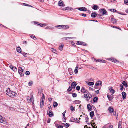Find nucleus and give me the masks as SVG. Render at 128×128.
Returning a JSON list of instances; mask_svg holds the SVG:
<instances>
[{
  "mask_svg": "<svg viewBox=\"0 0 128 128\" xmlns=\"http://www.w3.org/2000/svg\"><path fill=\"white\" fill-rule=\"evenodd\" d=\"M86 93L87 94H88V97L89 98L90 100V99H92V96L91 94L90 93V92H86Z\"/></svg>",
  "mask_w": 128,
  "mask_h": 128,
  "instance_id": "9b49d317",
  "label": "nucleus"
},
{
  "mask_svg": "<svg viewBox=\"0 0 128 128\" xmlns=\"http://www.w3.org/2000/svg\"><path fill=\"white\" fill-rule=\"evenodd\" d=\"M30 96H28L27 97V101L30 103H32V104H34V100L33 98L32 93H31L30 95Z\"/></svg>",
  "mask_w": 128,
  "mask_h": 128,
  "instance_id": "f03ea898",
  "label": "nucleus"
},
{
  "mask_svg": "<svg viewBox=\"0 0 128 128\" xmlns=\"http://www.w3.org/2000/svg\"><path fill=\"white\" fill-rule=\"evenodd\" d=\"M99 11H100V12H102V15H106V10L104 9H102L101 10H100Z\"/></svg>",
  "mask_w": 128,
  "mask_h": 128,
  "instance_id": "423d86ee",
  "label": "nucleus"
},
{
  "mask_svg": "<svg viewBox=\"0 0 128 128\" xmlns=\"http://www.w3.org/2000/svg\"><path fill=\"white\" fill-rule=\"evenodd\" d=\"M124 2L125 4L126 5H128V0H124Z\"/></svg>",
  "mask_w": 128,
  "mask_h": 128,
  "instance_id": "8fccbe9b",
  "label": "nucleus"
},
{
  "mask_svg": "<svg viewBox=\"0 0 128 128\" xmlns=\"http://www.w3.org/2000/svg\"><path fill=\"white\" fill-rule=\"evenodd\" d=\"M56 27H60V29H66L68 28H69V26L68 25H61L57 26Z\"/></svg>",
  "mask_w": 128,
  "mask_h": 128,
  "instance_id": "7ed1b4c3",
  "label": "nucleus"
},
{
  "mask_svg": "<svg viewBox=\"0 0 128 128\" xmlns=\"http://www.w3.org/2000/svg\"><path fill=\"white\" fill-rule=\"evenodd\" d=\"M74 122L76 123H78L80 122V121L77 118H76Z\"/></svg>",
  "mask_w": 128,
  "mask_h": 128,
  "instance_id": "5fc2aeb1",
  "label": "nucleus"
},
{
  "mask_svg": "<svg viewBox=\"0 0 128 128\" xmlns=\"http://www.w3.org/2000/svg\"><path fill=\"white\" fill-rule=\"evenodd\" d=\"M42 92V88H39L38 90V92L39 94H40Z\"/></svg>",
  "mask_w": 128,
  "mask_h": 128,
  "instance_id": "ddd939ff",
  "label": "nucleus"
},
{
  "mask_svg": "<svg viewBox=\"0 0 128 128\" xmlns=\"http://www.w3.org/2000/svg\"><path fill=\"white\" fill-rule=\"evenodd\" d=\"M98 98L97 96L94 97L93 99V101L94 102H96L98 100Z\"/></svg>",
  "mask_w": 128,
  "mask_h": 128,
  "instance_id": "2f4dec72",
  "label": "nucleus"
},
{
  "mask_svg": "<svg viewBox=\"0 0 128 128\" xmlns=\"http://www.w3.org/2000/svg\"><path fill=\"white\" fill-rule=\"evenodd\" d=\"M107 97L110 101H111L113 98L112 96L107 95Z\"/></svg>",
  "mask_w": 128,
  "mask_h": 128,
  "instance_id": "f3484780",
  "label": "nucleus"
},
{
  "mask_svg": "<svg viewBox=\"0 0 128 128\" xmlns=\"http://www.w3.org/2000/svg\"><path fill=\"white\" fill-rule=\"evenodd\" d=\"M70 125V124L68 123H66V124H65V126L66 128H68V127Z\"/></svg>",
  "mask_w": 128,
  "mask_h": 128,
  "instance_id": "09e8293b",
  "label": "nucleus"
},
{
  "mask_svg": "<svg viewBox=\"0 0 128 128\" xmlns=\"http://www.w3.org/2000/svg\"><path fill=\"white\" fill-rule=\"evenodd\" d=\"M100 62L101 61L103 63H106V61L104 60H100Z\"/></svg>",
  "mask_w": 128,
  "mask_h": 128,
  "instance_id": "338daca9",
  "label": "nucleus"
},
{
  "mask_svg": "<svg viewBox=\"0 0 128 128\" xmlns=\"http://www.w3.org/2000/svg\"><path fill=\"white\" fill-rule=\"evenodd\" d=\"M72 96L74 98H75L77 96V94H76V93H72Z\"/></svg>",
  "mask_w": 128,
  "mask_h": 128,
  "instance_id": "a18cd8bd",
  "label": "nucleus"
},
{
  "mask_svg": "<svg viewBox=\"0 0 128 128\" xmlns=\"http://www.w3.org/2000/svg\"><path fill=\"white\" fill-rule=\"evenodd\" d=\"M77 83H76L75 82H72L71 83V85L72 88H74L77 85Z\"/></svg>",
  "mask_w": 128,
  "mask_h": 128,
  "instance_id": "39448f33",
  "label": "nucleus"
},
{
  "mask_svg": "<svg viewBox=\"0 0 128 128\" xmlns=\"http://www.w3.org/2000/svg\"><path fill=\"white\" fill-rule=\"evenodd\" d=\"M98 6L96 5H94L92 7V8L95 10H96L98 9Z\"/></svg>",
  "mask_w": 128,
  "mask_h": 128,
  "instance_id": "6ab92c4d",
  "label": "nucleus"
},
{
  "mask_svg": "<svg viewBox=\"0 0 128 128\" xmlns=\"http://www.w3.org/2000/svg\"><path fill=\"white\" fill-rule=\"evenodd\" d=\"M6 93L8 95L11 97H13L17 94L14 92L11 91L9 88H7V90H6Z\"/></svg>",
  "mask_w": 128,
  "mask_h": 128,
  "instance_id": "f257e3e1",
  "label": "nucleus"
},
{
  "mask_svg": "<svg viewBox=\"0 0 128 128\" xmlns=\"http://www.w3.org/2000/svg\"><path fill=\"white\" fill-rule=\"evenodd\" d=\"M22 72H19V73L21 76H23L24 75V74L23 73H22Z\"/></svg>",
  "mask_w": 128,
  "mask_h": 128,
  "instance_id": "13d9d810",
  "label": "nucleus"
},
{
  "mask_svg": "<svg viewBox=\"0 0 128 128\" xmlns=\"http://www.w3.org/2000/svg\"><path fill=\"white\" fill-rule=\"evenodd\" d=\"M24 70L22 69L21 67H19L18 68V72H23Z\"/></svg>",
  "mask_w": 128,
  "mask_h": 128,
  "instance_id": "f704fd0d",
  "label": "nucleus"
},
{
  "mask_svg": "<svg viewBox=\"0 0 128 128\" xmlns=\"http://www.w3.org/2000/svg\"><path fill=\"white\" fill-rule=\"evenodd\" d=\"M68 71L70 73V75H72L73 74V71L72 70V69L71 68H69L68 69Z\"/></svg>",
  "mask_w": 128,
  "mask_h": 128,
  "instance_id": "a878e982",
  "label": "nucleus"
},
{
  "mask_svg": "<svg viewBox=\"0 0 128 128\" xmlns=\"http://www.w3.org/2000/svg\"><path fill=\"white\" fill-rule=\"evenodd\" d=\"M126 81V80L123 81L122 82V84L124 86L126 87H128V86L127 84Z\"/></svg>",
  "mask_w": 128,
  "mask_h": 128,
  "instance_id": "4468645a",
  "label": "nucleus"
},
{
  "mask_svg": "<svg viewBox=\"0 0 128 128\" xmlns=\"http://www.w3.org/2000/svg\"><path fill=\"white\" fill-rule=\"evenodd\" d=\"M116 12H117L118 13V14H120L123 15H126V14H122V13H121V12H118V11H117Z\"/></svg>",
  "mask_w": 128,
  "mask_h": 128,
  "instance_id": "6e6d98bb",
  "label": "nucleus"
},
{
  "mask_svg": "<svg viewBox=\"0 0 128 128\" xmlns=\"http://www.w3.org/2000/svg\"><path fill=\"white\" fill-rule=\"evenodd\" d=\"M50 118H49L47 120V123H49L50 122Z\"/></svg>",
  "mask_w": 128,
  "mask_h": 128,
  "instance_id": "774afa93",
  "label": "nucleus"
},
{
  "mask_svg": "<svg viewBox=\"0 0 128 128\" xmlns=\"http://www.w3.org/2000/svg\"><path fill=\"white\" fill-rule=\"evenodd\" d=\"M74 109V107L72 106H71L70 107V109L71 111H73Z\"/></svg>",
  "mask_w": 128,
  "mask_h": 128,
  "instance_id": "bf43d9fd",
  "label": "nucleus"
},
{
  "mask_svg": "<svg viewBox=\"0 0 128 128\" xmlns=\"http://www.w3.org/2000/svg\"><path fill=\"white\" fill-rule=\"evenodd\" d=\"M32 84V81H30L28 83V85L29 86H31Z\"/></svg>",
  "mask_w": 128,
  "mask_h": 128,
  "instance_id": "c03bdc74",
  "label": "nucleus"
},
{
  "mask_svg": "<svg viewBox=\"0 0 128 128\" xmlns=\"http://www.w3.org/2000/svg\"><path fill=\"white\" fill-rule=\"evenodd\" d=\"M80 8H81V11H85L86 10V8L85 7H80Z\"/></svg>",
  "mask_w": 128,
  "mask_h": 128,
  "instance_id": "7c9ffc66",
  "label": "nucleus"
},
{
  "mask_svg": "<svg viewBox=\"0 0 128 128\" xmlns=\"http://www.w3.org/2000/svg\"><path fill=\"white\" fill-rule=\"evenodd\" d=\"M111 20L113 24H115L116 22V19H114L112 18H111Z\"/></svg>",
  "mask_w": 128,
  "mask_h": 128,
  "instance_id": "5701e85b",
  "label": "nucleus"
},
{
  "mask_svg": "<svg viewBox=\"0 0 128 128\" xmlns=\"http://www.w3.org/2000/svg\"><path fill=\"white\" fill-rule=\"evenodd\" d=\"M88 68L90 69H92V70H94V67H93L92 66H90L88 67Z\"/></svg>",
  "mask_w": 128,
  "mask_h": 128,
  "instance_id": "052dcab7",
  "label": "nucleus"
},
{
  "mask_svg": "<svg viewBox=\"0 0 128 128\" xmlns=\"http://www.w3.org/2000/svg\"><path fill=\"white\" fill-rule=\"evenodd\" d=\"M51 110H52L51 106H49L48 108V111H49V112H51Z\"/></svg>",
  "mask_w": 128,
  "mask_h": 128,
  "instance_id": "ea45409f",
  "label": "nucleus"
},
{
  "mask_svg": "<svg viewBox=\"0 0 128 128\" xmlns=\"http://www.w3.org/2000/svg\"><path fill=\"white\" fill-rule=\"evenodd\" d=\"M122 122H121L119 121L118 122V128H122L121 124Z\"/></svg>",
  "mask_w": 128,
  "mask_h": 128,
  "instance_id": "c9c22d12",
  "label": "nucleus"
},
{
  "mask_svg": "<svg viewBox=\"0 0 128 128\" xmlns=\"http://www.w3.org/2000/svg\"><path fill=\"white\" fill-rule=\"evenodd\" d=\"M82 42L80 41H78L77 42L76 44L78 45H82L81 44H82V43L81 42Z\"/></svg>",
  "mask_w": 128,
  "mask_h": 128,
  "instance_id": "4c0bfd02",
  "label": "nucleus"
},
{
  "mask_svg": "<svg viewBox=\"0 0 128 128\" xmlns=\"http://www.w3.org/2000/svg\"><path fill=\"white\" fill-rule=\"evenodd\" d=\"M78 66H76L74 70V72L75 74H76L78 73Z\"/></svg>",
  "mask_w": 128,
  "mask_h": 128,
  "instance_id": "4be33fe9",
  "label": "nucleus"
},
{
  "mask_svg": "<svg viewBox=\"0 0 128 128\" xmlns=\"http://www.w3.org/2000/svg\"><path fill=\"white\" fill-rule=\"evenodd\" d=\"M95 84L96 86H98L99 85H101L102 84V82L100 80L98 81V82H96Z\"/></svg>",
  "mask_w": 128,
  "mask_h": 128,
  "instance_id": "2eb2a0df",
  "label": "nucleus"
},
{
  "mask_svg": "<svg viewBox=\"0 0 128 128\" xmlns=\"http://www.w3.org/2000/svg\"><path fill=\"white\" fill-rule=\"evenodd\" d=\"M36 24L40 25L41 27L43 26L39 22H36Z\"/></svg>",
  "mask_w": 128,
  "mask_h": 128,
  "instance_id": "69168bd1",
  "label": "nucleus"
},
{
  "mask_svg": "<svg viewBox=\"0 0 128 128\" xmlns=\"http://www.w3.org/2000/svg\"><path fill=\"white\" fill-rule=\"evenodd\" d=\"M51 50L52 52H53L56 53V50L54 48H51Z\"/></svg>",
  "mask_w": 128,
  "mask_h": 128,
  "instance_id": "58836bf2",
  "label": "nucleus"
},
{
  "mask_svg": "<svg viewBox=\"0 0 128 128\" xmlns=\"http://www.w3.org/2000/svg\"><path fill=\"white\" fill-rule=\"evenodd\" d=\"M58 4V5L60 6H65V4L63 3V2L61 0H60L59 1Z\"/></svg>",
  "mask_w": 128,
  "mask_h": 128,
  "instance_id": "6e6552de",
  "label": "nucleus"
},
{
  "mask_svg": "<svg viewBox=\"0 0 128 128\" xmlns=\"http://www.w3.org/2000/svg\"><path fill=\"white\" fill-rule=\"evenodd\" d=\"M12 70L15 72L17 70V69L16 67L14 66L13 68H12Z\"/></svg>",
  "mask_w": 128,
  "mask_h": 128,
  "instance_id": "37998d69",
  "label": "nucleus"
},
{
  "mask_svg": "<svg viewBox=\"0 0 128 128\" xmlns=\"http://www.w3.org/2000/svg\"><path fill=\"white\" fill-rule=\"evenodd\" d=\"M62 114L63 117V118L65 119L66 118L65 116V113H63Z\"/></svg>",
  "mask_w": 128,
  "mask_h": 128,
  "instance_id": "e2e57ef3",
  "label": "nucleus"
},
{
  "mask_svg": "<svg viewBox=\"0 0 128 128\" xmlns=\"http://www.w3.org/2000/svg\"><path fill=\"white\" fill-rule=\"evenodd\" d=\"M120 90L122 91V90L124 88L122 84H120Z\"/></svg>",
  "mask_w": 128,
  "mask_h": 128,
  "instance_id": "603ef678",
  "label": "nucleus"
},
{
  "mask_svg": "<svg viewBox=\"0 0 128 128\" xmlns=\"http://www.w3.org/2000/svg\"><path fill=\"white\" fill-rule=\"evenodd\" d=\"M58 105V104L56 102H54L53 104V106L54 108L56 107Z\"/></svg>",
  "mask_w": 128,
  "mask_h": 128,
  "instance_id": "473e14b6",
  "label": "nucleus"
},
{
  "mask_svg": "<svg viewBox=\"0 0 128 128\" xmlns=\"http://www.w3.org/2000/svg\"><path fill=\"white\" fill-rule=\"evenodd\" d=\"M109 90L110 92L112 94H113L115 92V91H114L112 87H111Z\"/></svg>",
  "mask_w": 128,
  "mask_h": 128,
  "instance_id": "a211bd4d",
  "label": "nucleus"
},
{
  "mask_svg": "<svg viewBox=\"0 0 128 128\" xmlns=\"http://www.w3.org/2000/svg\"><path fill=\"white\" fill-rule=\"evenodd\" d=\"M72 90V89L70 86L68 89V90L69 91H71Z\"/></svg>",
  "mask_w": 128,
  "mask_h": 128,
  "instance_id": "0e129e2a",
  "label": "nucleus"
},
{
  "mask_svg": "<svg viewBox=\"0 0 128 128\" xmlns=\"http://www.w3.org/2000/svg\"><path fill=\"white\" fill-rule=\"evenodd\" d=\"M87 108L88 110H91L92 108V106L90 104H88L87 105Z\"/></svg>",
  "mask_w": 128,
  "mask_h": 128,
  "instance_id": "c756f323",
  "label": "nucleus"
},
{
  "mask_svg": "<svg viewBox=\"0 0 128 128\" xmlns=\"http://www.w3.org/2000/svg\"><path fill=\"white\" fill-rule=\"evenodd\" d=\"M74 102L76 104H78L80 103V101L79 100H76L74 101Z\"/></svg>",
  "mask_w": 128,
  "mask_h": 128,
  "instance_id": "c85d7f7f",
  "label": "nucleus"
},
{
  "mask_svg": "<svg viewBox=\"0 0 128 128\" xmlns=\"http://www.w3.org/2000/svg\"><path fill=\"white\" fill-rule=\"evenodd\" d=\"M87 90L85 89L84 87H82L81 88V92L84 93H85L86 92V91Z\"/></svg>",
  "mask_w": 128,
  "mask_h": 128,
  "instance_id": "f8f14e48",
  "label": "nucleus"
},
{
  "mask_svg": "<svg viewBox=\"0 0 128 128\" xmlns=\"http://www.w3.org/2000/svg\"><path fill=\"white\" fill-rule=\"evenodd\" d=\"M76 88L77 90L78 91L80 90V87L79 86H77L76 87Z\"/></svg>",
  "mask_w": 128,
  "mask_h": 128,
  "instance_id": "3c124183",
  "label": "nucleus"
},
{
  "mask_svg": "<svg viewBox=\"0 0 128 128\" xmlns=\"http://www.w3.org/2000/svg\"><path fill=\"white\" fill-rule=\"evenodd\" d=\"M0 122L4 124L6 123L7 122L6 118L4 117H2L0 115Z\"/></svg>",
  "mask_w": 128,
  "mask_h": 128,
  "instance_id": "20e7f679",
  "label": "nucleus"
},
{
  "mask_svg": "<svg viewBox=\"0 0 128 128\" xmlns=\"http://www.w3.org/2000/svg\"><path fill=\"white\" fill-rule=\"evenodd\" d=\"M122 98L124 99H126V93L125 92H122Z\"/></svg>",
  "mask_w": 128,
  "mask_h": 128,
  "instance_id": "1a4fd4ad",
  "label": "nucleus"
},
{
  "mask_svg": "<svg viewBox=\"0 0 128 128\" xmlns=\"http://www.w3.org/2000/svg\"><path fill=\"white\" fill-rule=\"evenodd\" d=\"M90 116L92 118L94 116V112L93 111H92L90 112Z\"/></svg>",
  "mask_w": 128,
  "mask_h": 128,
  "instance_id": "aec40b11",
  "label": "nucleus"
},
{
  "mask_svg": "<svg viewBox=\"0 0 128 128\" xmlns=\"http://www.w3.org/2000/svg\"><path fill=\"white\" fill-rule=\"evenodd\" d=\"M30 74V72L28 71H26L25 72V74L26 75H29Z\"/></svg>",
  "mask_w": 128,
  "mask_h": 128,
  "instance_id": "49530a36",
  "label": "nucleus"
},
{
  "mask_svg": "<svg viewBox=\"0 0 128 128\" xmlns=\"http://www.w3.org/2000/svg\"><path fill=\"white\" fill-rule=\"evenodd\" d=\"M17 51L18 52L20 53L21 51V48L19 47H18L16 48Z\"/></svg>",
  "mask_w": 128,
  "mask_h": 128,
  "instance_id": "bb28decb",
  "label": "nucleus"
},
{
  "mask_svg": "<svg viewBox=\"0 0 128 128\" xmlns=\"http://www.w3.org/2000/svg\"><path fill=\"white\" fill-rule=\"evenodd\" d=\"M76 119V118H74L72 117L70 119V121L71 122H74L75 121Z\"/></svg>",
  "mask_w": 128,
  "mask_h": 128,
  "instance_id": "e433bc0d",
  "label": "nucleus"
},
{
  "mask_svg": "<svg viewBox=\"0 0 128 128\" xmlns=\"http://www.w3.org/2000/svg\"><path fill=\"white\" fill-rule=\"evenodd\" d=\"M56 126L57 127V128H63V126H59L57 127V126H58V124L56 125Z\"/></svg>",
  "mask_w": 128,
  "mask_h": 128,
  "instance_id": "864d4df0",
  "label": "nucleus"
},
{
  "mask_svg": "<svg viewBox=\"0 0 128 128\" xmlns=\"http://www.w3.org/2000/svg\"><path fill=\"white\" fill-rule=\"evenodd\" d=\"M44 97H43L42 99H41L40 102V107L41 108H42L43 107L44 105V100H43Z\"/></svg>",
  "mask_w": 128,
  "mask_h": 128,
  "instance_id": "0eeeda50",
  "label": "nucleus"
},
{
  "mask_svg": "<svg viewBox=\"0 0 128 128\" xmlns=\"http://www.w3.org/2000/svg\"><path fill=\"white\" fill-rule=\"evenodd\" d=\"M94 83L93 82H89L88 84V85L90 86L94 85Z\"/></svg>",
  "mask_w": 128,
  "mask_h": 128,
  "instance_id": "72a5a7b5",
  "label": "nucleus"
},
{
  "mask_svg": "<svg viewBox=\"0 0 128 128\" xmlns=\"http://www.w3.org/2000/svg\"><path fill=\"white\" fill-rule=\"evenodd\" d=\"M111 61L112 62H119V61L118 60H117L116 59L114 58H112L111 59Z\"/></svg>",
  "mask_w": 128,
  "mask_h": 128,
  "instance_id": "b1692460",
  "label": "nucleus"
},
{
  "mask_svg": "<svg viewBox=\"0 0 128 128\" xmlns=\"http://www.w3.org/2000/svg\"><path fill=\"white\" fill-rule=\"evenodd\" d=\"M71 10V8H70L68 7H66L65 8H64V9H62V10Z\"/></svg>",
  "mask_w": 128,
  "mask_h": 128,
  "instance_id": "a19ab883",
  "label": "nucleus"
},
{
  "mask_svg": "<svg viewBox=\"0 0 128 128\" xmlns=\"http://www.w3.org/2000/svg\"><path fill=\"white\" fill-rule=\"evenodd\" d=\"M89 118L86 115V116H85V120H86V122H88V120Z\"/></svg>",
  "mask_w": 128,
  "mask_h": 128,
  "instance_id": "79ce46f5",
  "label": "nucleus"
},
{
  "mask_svg": "<svg viewBox=\"0 0 128 128\" xmlns=\"http://www.w3.org/2000/svg\"><path fill=\"white\" fill-rule=\"evenodd\" d=\"M108 110L110 113L113 112L114 111V109L110 107L108 108Z\"/></svg>",
  "mask_w": 128,
  "mask_h": 128,
  "instance_id": "dca6fc26",
  "label": "nucleus"
},
{
  "mask_svg": "<svg viewBox=\"0 0 128 128\" xmlns=\"http://www.w3.org/2000/svg\"><path fill=\"white\" fill-rule=\"evenodd\" d=\"M48 115L50 117H52L54 116V114L52 112H49Z\"/></svg>",
  "mask_w": 128,
  "mask_h": 128,
  "instance_id": "393cba45",
  "label": "nucleus"
},
{
  "mask_svg": "<svg viewBox=\"0 0 128 128\" xmlns=\"http://www.w3.org/2000/svg\"><path fill=\"white\" fill-rule=\"evenodd\" d=\"M88 97V96L86 94H84V98H87Z\"/></svg>",
  "mask_w": 128,
  "mask_h": 128,
  "instance_id": "4d7b16f0",
  "label": "nucleus"
},
{
  "mask_svg": "<svg viewBox=\"0 0 128 128\" xmlns=\"http://www.w3.org/2000/svg\"><path fill=\"white\" fill-rule=\"evenodd\" d=\"M73 38H75L73 37H66V38H62V39H65V40H67V39H72Z\"/></svg>",
  "mask_w": 128,
  "mask_h": 128,
  "instance_id": "412c9836",
  "label": "nucleus"
},
{
  "mask_svg": "<svg viewBox=\"0 0 128 128\" xmlns=\"http://www.w3.org/2000/svg\"><path fill=\"white\" fill-rule=\"evenodd\" d=\"M110 10L111 11V12H117V11L116 10H114V9H110Z\"/></svg>",
  "mask_w": 128,
  "mask_h": 128,
  "instance_id": "de8ad7c7",
  "label": "nucleus"
},
{
  "mask_svg": "<svg viewBox=\"0 0 128 128\" xmlns=\"http://www.w3.org/2000/svg\"><path fill=\"white\" fill-rule=\"evenodd\" d=\"M64 46V45H60L59 47L58 48L59 50L61 51L63 49V47Z\"/></svg>",
  "mask_w": 128,
  "mask_h": 128,
  "instance_id": "cd10ccee",
  "label": "nucleus"
},
{
  "mask_svg": "<svg viewBox=\"0 0 128 128\" xmlns=\"http://www.w3.org/2000/svg\"><path fill=\"white\" fill-rule=\"evenodd\" d=\"M97 14L96 13V12H94L92 13L91 15V16L92 17V18H95L97 16Z\"/></svg>",
  "mask_w": 128,
  "mask_h": 128,
  "instance_id": "9d476101",
  "label": "nucleus"
},
{
  "mask_svg": "<svg viewBox=\"0 0 128 128\" xmlns=\"http://www.w3.org/2000/svg\"><path fill=\"white\" fill-rule=\"evenodd\" d=\"M24 6H30L31 7H32V6H31L29 4L24 3Z\"/></svg>",
  "mask_w": 128,
  "mask_h": 128,
  "instance_id": "680f3d73",
  "label": "nucleus"
}]
</instances>
